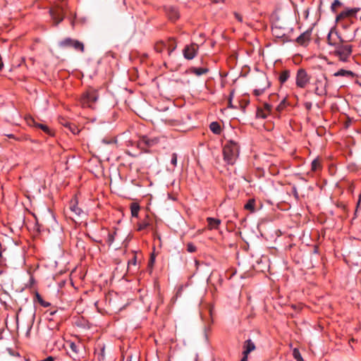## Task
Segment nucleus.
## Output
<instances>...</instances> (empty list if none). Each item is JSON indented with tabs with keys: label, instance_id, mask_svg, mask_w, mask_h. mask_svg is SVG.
Listing matches in <instances>:
<instances>
[{
	"label": "nucleus",
	"instance_id": "c9c22d12",
	"mask_svg": "<svg viewBox=\"0 0 361 361\" xmlns=\"http://www.w3.org/2000/svg\"><path fill=\"white\" fill-rule=\"evenodd\" d=\"M286 106V99H283L281 102L280 104L277 106L276 107V110L279 111H281L282 110H283V109L285 108Z\"/></svg>",
	"mask_w": 361,
	"mask_h": 361
},
{
	"label": "nucleus",
	"instance_id": "1a4fd4ad",
	"mask_svg": "<svg viewBox=\"0 0 361 361\" xmlns=\"http://www.w3.org/2000/svg\"><path fill=\"white\" fill-rule=\"evenodd\" d=\"M198 46L196 44L186 45L183 50L184 58L188 60L194 59L197 53Z\"/></svg>",
	"mask_w": 361,
	"mask_h": 361
},
{
	"label": "nucleus",
	"instance_id": "c756f323",
	"mask_svg": "<svg viewBox=\"0 0 361 361\" xmlns=\"http://www.w3.org/2000/svg\"><path fill=\"white\" fill-rule=\"evenodd\" d=\"M197 250L196 246L192 243H189L187 244V251L189 252H195Z\"/></svg>",
	"mask_w": 361,
	"mask_h": 361
},
{
	"label": "nucleus",
	"instance_id": "864d4df0",
	"mask_svg": "<svg viewBox=\"0 0 361 361\" xmlns=\"http://www.w3.org/2000/svg\"><path fill=\"white\" fill-rule=\"evenodd\" d=\"M9 137H13V135H8Z\"/></svg>",
	"mask_w": 361,
	"mask_h": 361
},
{
	"label": "nucleus",
	"instance_id": "603ef678",
	"mask_svg": "<svg viewBox=\"0 0 361 361\" xmlns=\"http://www.w3.org/2000/svg\"><path fill=\"white\" fill-rule=\"evenodd\" d=\"M104 348H103L102 349V353H101V355H102V357H104Z\"/></svg>",
	"mask_w": 361,
	"mask_h": 361
},
{
	"label": "nucleus",
	"instance_id": "72a5a7b5",
	"mask_svg": "<svg viewBox=\"0 0 361 361\" xmlns=\"http://www.w3.org/2000/svg\"><path fill=\"white\" fill-rule=\"evenodd\" d=\"M177 154L173 153L171 154V164L173 166V167L176 166L177 164Z\"/></svg>",
	"mask_w": 361,
	"mask_h": 361
},
{
	"label": "nucleus",
	"instance_id": "b1692460",
	"mask_svg": "<svg viewBox=\"0 0 361 361\" xmlns=\"http://www.w3.org/2000/svg\"><path fill=\"white\" fill-rule=\"evenodd\" d=\"M168 54L171 55V54L176 49V44L174 39H170L166 44Z\"/></svg>",
	"mask_w": 361,
	"mask_h": 361
},
{
	"label": "nucleus",
	"instance_id": "a19ab883",
	"mask_svg": "<svg viewBox=\"0 0 361 361\" xmlns=\"http://www.w3.org/2000/svg\"><path fill=\"white\" fill-rule=\"evenodd\" d=\"M360 203H361V192H360V195H359V196H358V200H357V206H356L355 213H357V211H358V208H359V207H360Z\"/></svg>",
	"mask_w": 361,
	"mask_h": 361
},
{
	"label": "nucleus",
	"instance_id": "412c9836",
	"mask_svg": "<svg viewBox=\"0 0 361 361\" xmlns=\"http://www.w3.org/2000/svg\"><path fill=\"white\" fill-rule=\"evenodd\" d=\"M290 72L289 70H285L282 71L279 75V80L281 84L286 82L290 78Z\"/></svg>",
	"mask_w": 361,
	"mask_h": 361
},
{
	"label": "nucleus",
	"instance_id": "9b49d317",
	"mask_svg": "<svg viewBox=\"0 0 361 361\" xmlns=\"http://www.w3.org/2000/svg\"><path fill=\"white\" fill-rule=\"evenodd\" d=\"M164 11L166 13V15L169 18V19L172 21L176 20L180 17L179 11H178V8L175 6H165Z\"/></svg>",
	"mask_w": 361,
	"mask_h": 361
},
{
	"label": "nucleus",
	"instance_id": "49530a36",
	"mask_svg": "<svg viewBox=\"0 0 361 361\" xmlns=\"http://www.w3.org/2000/svg\"><path fill=\"white\" fill-rule=\"evenodd\" d=\"M66 126H68V128H70V130L72 131L73 133L75 134V128H72L71 126V124L70 123H67L66 124Z\"/></svg>",
	"mask_w": 361,
	"mask_h": 361
},
{
	"label": "nucleus",
	"instance_id": "6e6552de",
	"mask_svg": "<svg viewBox=\"0 0 361 361\" xmlns=\"http://www.w3.org/2000/svg\"><path fill=\"white\" fill-rule=\"evenodd\" d=\"M69 347L71 350V351L68 352L70 357L74 360H80L84 350L83 345L80 343H75L71 342L69 344Z\"/></svg>",
	"mask_w": 361,
	"mask_h": 361
},
{
	"label": "nucleus",
	"instance_id": "8fccbe9b",
	"mask_svg": "<svg viewBox=\"0 0 361 361\" xmlns=\"http://www.w3.org/2000/svg\"><path fill=\"white\" fill-rule=\"evenodd\" d=\"M109 241L112 242L114 240V236L112 235H109Z\"/></svg>",
	"mask_w": 361,
	"mask_h": 361
},
{
	"label": "nucleus",
	"instance_id": "ddd939ff",
	"mask_svg": "<svg viewBox=\"0 0 361 361\" xmlns=\"http://www.w3.org/2000/svg\"><path fill=\"white\" fill-rule=\"evenodd\" d=\"M360 10V8H346L337 16L336 20L346 17L354 16Z\"/></svg>",
	"mask_w": 361,
	"mask_h": 361
},
{
	"label": "nucleus",
	"instance_id": "0eeeda50",
	"mask_svg": "<svg viewBox=\"0 0 361 361\" xmlns=\"http://www.w3.org/2000/svg\"><path fill=\"white\" fill-rule=\"evenodd\" d=\"M159 142V139L157 137L145 135L140 138L138 145L140 147L146 149L147 148H150L157 145Z\"/></svg>",
	"mask_w": 361,
	"mask_h": 361
},
{
	"label": "nucleus",
	"instance_id": "5701e85b",
	"mask_svg": "<svg viewBox=\"0 0 361 361\" xmlns=\"http://www.w3.org/2000/svg\"><path fill=\"white\" fill-rule=\"evenodd\" d=\"M154 49L158 53H162L165 50H167L166 44L162 42H158L155 44Z\"/></svg>",
	"mask_w": 361,
	"mask_h": 361
},
{
	"label": "nucleus",
	"instance_id": "a211bd4d",
	"mask_svg": "<svg viewBox=\"0 0 361 361\" xmlns=\"http://www.w3.org/2000/svg\"><path fill=\"white\" fill-rule=\"evenodd\" d=\"M188 72L192 74H195L197 76H200L202 75L206 74L209 72V69L207 68H195L191 67Z\"/></svg>",
	"mask_w": 361,
	"mask_h": 361
},
{
	"label": "nucleus",
	"instance_id": "f257e3e1",
	"mask_svg": "<svg viewBox=\"0 0 361 361\" xmlns=\"http://www.w3.org/2000/svg\"><path fill=\"white\" fill-rule=\"evenodd\" d=\"M239 154V146L233 140H230L226 143L223 149L224 159L227 164L233 165Z\"/></svg>",
	"mask_w": 361,
	"mask_h": 361
},
{
	"label": "nucleus",
	"instance_id": "f3484780",
	"mask_svg": "<svg viewBox=\"0 0 361 361\" xmlns=\"http://www.w3.org/2000/svg\"><path fill=\"white\" fill-rule=\"evenodd\" d=\"M207 221L209 229H217L221 224L220 219L212 217H208Z\"/></svg>",
	"mask_w": 361,
	"mask_h": 361
},
{
	"label": "nucleus",
	"instance_id": "c85d7f7f",
	"mask_svg": "<svg viewBox=\"0 0 361 361\" xmlns=\"http://www.w3.org/2000/svg\"><path fill=\"white\" fill-rule=\"evenodd\" d=\"M293 355L294 358L297 361H302L303 360L300 351L297 348H295L293 350Z\"/></svg>",
	"mask_w": 361,
	"mask_h": 361
},
{
	"label": "nucleus",
	"instance_id": "c03bdc74",
	"mask_svg": "<svg viewBox=\"0 0 361 361\" xmlns=\"http://www.w3.org/2000/svg\"><path fill=\"white\" fill-rule=\"evenodd\" d=\"M305 105L307 109H310L312 108V103L310 102H306Z\"/></svg>",
	"mask_w": 361,
	"mask_h": 361
},
{
	"label": "nucleus",
	"instance_id": "7ed1b4c3",
	"mask_svg": "<svg viewBox=\"0 0 361 361\" xmlns=\"http://www.w3.org/2000/svg\"><path fill=\"white\" fill-rule=\"evenodd\" d=\"M328 85V79L325 75L322 74L317 76L313 83L314 86V93L319 97L326 95Z\"/></svg>",
	"mask_w": 361,
	"mask_h": 361
},
{
	"label": "nucleus",
	"instance_id": "f704fd0d",
	"mask_svg": "<svg viewBox=\"0 0 361 361\" xmlns=\"http://www.w3.org/2000/svg\"><path fill=\"white\" fill-rule=\"evenodd\" d=\"M341 5V2L339 0H334L331 6V9L333 12H336L335 7Z\"/></svg>",
	"mask_w": 361,
	"mask_h": 361
},
{
	"label": "nucleus",
	"instance_id": "a878e982",
	"mask_svg": "<svg viewBox=\"0 0 361 361\" xmlns=\"http://www.w3.org/2000/svg\"><path fill=\"white\" fill-rule=\"evenodd\" d=\"M35 297L37 300V301L39 302V303L42 306V307H47L49 306H50V303L49 302H46L44 301L42 296L40 295V294L38 293V292H36L35 293Z\"/></svg>",
	"mask_w": 361,
	"mask_h": 361
},
{
	"label": "nucleus",
	"instance_id": "2eb2a0df",
	"mask_svg": "<svg viewBox=\"0 0 361 361\" xmlns=\"http://www.w3.org/2000/svg\"><path fill=\"white\" fill-rule=\"evenodd\" d=\"M355 75V74L353 71L344 69H341L334 73V76L335 77H344L349 79H353Z\"/></svg>",
	"mask_w": 361,
	"mask_h": 361
},
{
	"label": "nucleus",
	"instance_id": "dca6fc26",
	"mask_svg": "<svg viewBox=\"0 0 361 361\" xmlns=\"http://www.w3.org/2000/svg\"><path fill=\"white\" fill-rule=\"evenodd\" d=\"M33 126L36 128H40L46 134H47L49 136H54L53 131L47 126L42 123H39L35 122L34 120L32 121Z\"/></svg>",
	"mask_w": 361,
	"mask_h": 361
},
{
	"label": "nucleus",
	"instance_id": "7c9ffc66",
	"mask_svg": "<svg viewBox=\"0 0 361 361\" xmlns=\"http://www.w3.org/2000/svg\"><path fill=\"white\" fill-rule=\"evenodd\" d=\"M312 171H317L318 169V168L319 167L320 164H319V162L317 159H314L312 161Z\"/></svg>",
	"mask_w": 361,
	"mask_h": 361
},
{
	"label": "nucleus",
	"instance_id": "bb28decb",
	"mask_svg": "<svg viewBox=\"0 0 361 361\" xmlns=\"http://www.w3.org/2000/svg\"><path fill=\"white\" fill-rule=\"evenodd\" d=\"M71 210L74 212L77 216H80L83 212L82 209L78 207L77 204H73L71 206Z\"/></svg>",
	"mask_w": 361,
	"mask_h": 361
},
{
	"label": "nucleus",
	"instance_id": "58836bf2",
	"mask_svg": "<svg viewBox=\"0 0 361 361\" xmlns=\"http://www.w3.org/2000/svg\"><path fill=\"white\" fill-rule=\"evenodd\" d=\"M137 264V257L136 256H133V257L128 262V267L130 265H136Z\"/></svg>",
	"mask_w": 361,
	"mask_h": 361
},
{
	"label": "nucleus",
	"instance_id": "9d476101",
	"mask_svg": "<svg viewBox=\"0 0 361 361\" xmlns=\"http://www.w3.org/2000/svg\"><path fill=\"white\" fill-rule=\"evenodd\" d=\"M312 32V28H309L306 31L300 34L295 39V42L301 45L306 47L309 44Z\"/></svg>",
	"mask_w": 361,
	"mask_h": 361
},
{
	"label": "nucleus",
	"instance_id": "cd10ccee",
	"mask_svg": "<svg viewBox=\"0 0 361 361\" xmlns=\"http://www.w3.org/2000/svg\"><path fill=\"white\" fill-rule=\"evenodd\" d=\"M166 122L173 127H179L181 126V122L179 120L169 119L166 120Z\"/></svg>",
	"mask_w": 361,
	"mask_h": 361
},
{
	"label": "nucleus",
	"instance_id": "6ab92c4d",
	"mask_svg": "<svg viewBox=\"0 0 361 361\" xmlns=\"http://www.w3.org/2000/svg\"><path fill=\"white\" fill-rule=\"evenodd\" d=\"M149 225H150V223L149 221V216L147 215L144 220L137 223V230L139 231L145 230L146 228H147L149 226Z\"/></svg>",
	"mask_w": 361,
	"mask_h": 361
},
{
	"label": "nucleus",
	"instance_id": "4c0bfd02",
	"mask_svg": "<svg viewBox=\"0 0 361 361\" xmlns=\"http://www.w3.org/2000/svg\"><path fill=\"white\" fill-rule=\"evenodd\" d=\"M234 92L232 91L230 93L229 98H228V107L229 108H233V106L232 104V99L233 97Z\"/></svg>",
	"mask_w": 361,
	"mask_h": 361
},
{
	"label": "nucleus",
	"instance_id": "20e7f679",
	"mask_svg": "<svg viewBox=\"0 0 361 361\" xmlns=\"http://www.w3.org/2000/svg\"><path fill=\"white\" fill-rule=\"evenodd\" d=\"M59 46L61 48H73L77 51L83 53L85 51L84 44L78 40L71 37H66L59 42Z\"/></svg>",
	"mask_w": 361,
	"mask_h": 361
},
{
	"label": "nucleus",
	"instance_id": "f8f14e48",
	"mask_svg": "<svg viewBox=\"0 0 361 361\" xmlns=\"http://www.w3.org/2000/svg\"><path fill=\"white\" fill-rule=\"evenodd\" d=\"M50 15L54 22L55 25L59 24L64 18L63 10L61 8L50 10Z\"/></svg>",
	"mask_w": 361,
	"mask_h": 361
},
{
	"label": "nucleus",
	"instance_id": "4be33fe9",
	"mask_svg": "<svg viewBox=\"0 0 361 361\" xmlns=\"http://www.w3.org/2000/svg\"><path fill=\"white\" fill-rule=\"evenodd\" d=\"M209 128L211 131L214 134L219 135L221 133V129L218 122H212L211 124L209 125Z\"/></svg>",
	"mask_w": 361,
	"mask_h": 361
},
{
	"label": "nucleus",
	"instance_id": "5fc2aeb1",
	"mask_svg": "<svg viewBox=\"0 0 361 361\" xmlns=\"http://www.w3.org/2000/svg\"><path fill=\"white\" fill-rule=\"evenodd\" d=\"M360 20H361V16H360Z\"/></svg>",
	"mask_w": 361,
	"mask_h": 361
},
{
	"label": "nucleus",
	"instance_id": "393cba45",
	"mask_svg": "<svg viewBox=\"0 0 361 361\" xmlns=\"http://www.w3.org/2000/svg\"><path fill=\"white\" fill-rule=\"evenodd\" d=\"M255 201L254 199H250L245 204L244 208L252 212H255Z\"/></svg>",
	"mask_w": 361,
	"mask_h": 361
},
{
	"label": "nucleus",
	"instance_id": "e433bc0d",
	"mask_svg": "<svg viewBox=\"0 0 361 361\" xmlns=\"http://www.w3.org/2000/svg\"><path fill=\"white\" fill-rule=\"evenodd\" d=\"M267 115L262 110H259V109L257 110V117L265 118H267Z\"/></svg>",
	"mask_w": 361,
	"mask_h": 361
},
{
	"label": "nucleus",
	"instance_id": "a18cd8bd",
	"mask_svg": "<svg viewBox=\"0 0 361 361\" xmlns=\"http://www.w3.org/2000/svg\"><path fill=\"white\" fill-rule=\"evenodd\" d=\"M102 142L105 144H111L114 142L113 140H106L105 139L102 140Z\"/></svg>",
	"mask_w": 361,
	"mask_h": 361
},
{
	"label": "nucleus",
	"instance_id": "4468645a",
	"mask_svg": "<svg viewBox=\"0 0 361 361\" xmlns=\"http://www.w3.org/2000/svg\"><path fill=\"white\" fill-rule=\"evenodd\" d=\"M255 349V345L251 339H247L243 344V355H248L252 351Z\"/></svg>",
	"mask_w": 361,
	"mask_h": 361
},
{
	"label": "nucleus",
	"instance_id": "3c124183",
	"mask_svg": "<svg viewBox=\"0 0 361 361\" xmlns=\"http://www.w3.org/2000/svg\"><path fill=\"white\" fill-rule=\"evenodd\" d=\"M56 313V311H51L49 312V315L50 316H53L54 314H55Z\"/></svg>",
	"mask_w": 361,
	"mask_h": 361
},
{
	"label": "nucleus",
	"instance_id": "79ce46f5",
	"mask_svg": "<svg viewBox=\"0 0 361 361\" xmlns=\"http://www.w3.org/2000/svg\"><path fill=\"white\" fill-rule=\"evenodd\" d=\"M234 16H235V19L238 20L239 22L243 21V18L240 16V14H239L238 13H234Z\"/></svg>",
	"mask_w": 361,
	"mask_h": 361
},
{
	"label": "nucleus",
	"instance_id": "ea45409f",
	"mask_svg": "<svg viewBox=\"0 0 361 361\" xmlns=\"http://www.w3.org/2000/svg\"><path fill=\"white\" fill-rule=\"evenodd\" d=\"M293 194L296 200L299 199V195L298 192V190L295 186H293L292 188Z\"/></svg>",
	"mask_w": 361,
	"mask_h": 361
},
{
	"label": "nucleus",
	"instance_id": "37998d69",
	"mask_svg": "<svg viewBox=\"0 0 361 361\" xmlns=\"http://www.w3.org/2000/svg\"><path fill=\"white\" fill-rule=\"evenodd\" d=\"M264 108H265V109H266L267 111H268L269 112H270V111H271V106L270 104H264Z\"/></svg>",
	"mask_w": 361,
	"mask_h": 361
},
{
	"label": "nucleus",
	"instance_id": "f03ea898",
	"mask_svg": "<svg viewBox=\"0 0 361 361\" xmlns=\"http://www.w3.org/2000/svg\"><path fill=\"white\" fill-rule=\"evenodd\" d=\"M338 37L340 42L336 44L333 53L341 61L346 62L352 54L353 47L350 44H344V40L340 36Z\"/></svg>",
	"mask_w": 361,
	"mask_h": 361
},
{
	"label": "nucleus",
	"instance_id": "de8ad7c7",
	"mask_svg": "<svg viewBox=\"0 0 361 361\" xmlns=\"http://www.w3.org/2000/svg\"><path fill=\"white\" fill-rule=\"evenodd\" d=\"M247 357H248V355H243V358L241 359L240 361H248V358Z\"/></svg>",
	"mask_w": 361,
	"mask_h": 361
},
{
	"label": "nucleus",
	"instance_id": "09e8293b",
	"mask_svg": "<svg viewBox=\"0 0 361 361\" xmlns=\"http://www.w3.org/2000/svg\"><path fill=\"white\" fill-rule=\"evenodd\" d=\"M211 1L214 3H219V2L224 1V0H211Z\"/></svg>",
	"mask_w": 361,
	"mask_h": 361
},
{
	"label": "nucleus",
	"instance_id": "39448f33",
	"mask_svg": "<svg viewBox=\"0 0 361 361\" xmlns=\"http://www.w3.org/2000/svg\"><path fill=\"white\" fill-rule=\"evenodd\" d=\"M98 95L94 90H88L82 94L80 98V103L84 107H91L97 100Z\"/></svg>",
	"mask_w": 361,
	"mask_h": 361
},
{
	"label": "nucleus",
	"instance_id": "2f4dec72",
	"mask_svg": "<svg viewBox=\"0 0 361 361\" xmlns=\"http://www.w3.org/2000/svg\"><path fill=\"white\" fill-rule=\"evenodd\" d=\"M331 32H330L329 34H328V36H327V43L329 46H331V47H336V44H337L338 43L336 42H334L332 41L331 39Z\"/></svg>",
	"mask_w": 361,
	"mask_h": 361
},
{
	"label": "nucleus",
	"instance_id": "473e14b6",
	"mask_svg": "<svg viewBox=\"0 0 361 361\" xmlns=\"http://www.w3.org/2000/svg\"><path fill=\"white\" fill-rule=\"evenodd\" d=\"M265 89H266V87H259V88L255 89L254 90L255 95L257 96V97L261 95L262 94H263V92H264Z\"/></svg>",
	"mask_w": 361,
	"mask_h": 361
},
{
	"label": "nucleus",
	"instance_id": "aec40b11",
	"mask_svg": "<svg viewBox=\"0 0 361 361\" xmlns=\"http://www.w3.org/2000/svg\"><path fill=\"white\" fill-rule=\"evenodd\" d=\"M140 209V207L138 203L133 202L130 204L131 216L133 217H138V214Z\"/></svg>",
	"mask_w": 361,
	"mask_h": 361
},
{
	"label": "nucleus",
	"instance_id": "423d86ee",
	"mask_svg": "<svg viewBox=\"0 0 361 361\" xmlns=\"http://www.w3.org/2000/svg\"><path fill=\"white\" fill-rule=\"evenodd\" d=\"M310 80V75L303 68H299L295 76V84L298 87L304 88L309 83Z\"/></svg>",
	"mask_w": 361,
	"mask_h": 361
}]
</instances>
